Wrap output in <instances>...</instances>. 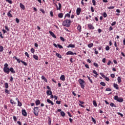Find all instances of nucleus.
I'll return each mask as SVG.
<instances>
[{
  "label": "nucleus",
  "instance_id": "obj_1",
  "mask_svg": "<svg viewBox=\"0 0 125 125\" xmlns=\"http://www.w3.org/2000/svg\"><path fill=\"white\" fill-rule=\"evenodd\" d=\"M8 64L7 63H5L4 64V67L3 68V71L4 73H5L7 75L9 74V73L11 72V74H15V70H14V69L13 67H8Z\"/></svg>",
  "mask_w": 125,
  "mask_h": 125
},
{
  "label": "nucleus",
  "instance_id": "obj_2",
  "mask_svg": "<svg viewBox=\"0 0 125 125\" xmlns=\"http://www.w3.org/2000/svg\"><path fill=\"white\" fill-rule=\"evenodd\" d=\"M71 23L72 21L70 20H66L62 22V26H64L65 27H70L71 25Z\"/></svg>",
  "mask_w": 125,
  "mask_h": 125
},
{
  "label": "nucleus",
  "instance_id": "obj_3",
  "mask_svg": "<svg viewBox=\"0 0 125 125\" xmlns=\"http://www.w3.org/2000/svg\"><path fill=\"white\" fill-rule=\"evenodd\" d=\"M78 82L81 85V87L83 89V88H84V81L83 79H80L78 80Z\"/></svg>",
  "mask_w": 125,
  "mask_h": 125
},
{
  "label": "nucleus",
  "instance_id": "obj_4",
  "mask_svg": "<svg viewBox=\"0 0 125 125\" xmlns=\"http://www.w3.org/2000/svg\"><path fill=\"white\" fill-rule=\"evenodd\" d=\"M39 112H40V110H39V107H35L33 109V113L35 116H39Z\"/></svg>",
  "mask_w": 125,
  "mask_h": 125
},
{
  "label": "nucleus",
  "instance_id": "obj_5",
  "mask_svg": "<svg viewBox=\"0 0 125 125\" xmlns=\"http://www.w3.org/2000/svg\"><path fill=\"white\" fill-rule=\"evenodd\" d=\"M114 100H116L118 102H120V103H122L124 101V99L123 98H119V96H115L114 97Z\"/></svg>",
  "mask_w": 125,
  "mask_h": 125
},
{
  "label": "nucleus",
  "instance_id": "obj_6",
  "mask_svg": "<svg viewBox=\"0 0 125 125\" xmlns=\"http://www.w3.org/2000/svg\"><path fill=\"white\" fill-rule=\"evenodd\" d=\"M66 54V55H77V53H73L72 51H68Z\"/></svg>",
  "mask_w": 125,
  "mask_h": 125
},
{
  "label": "nucleus",
  "instance_id": "obj_7",
  "mask_svg": "<svg viewBox=\"0 0 125 125\" xmlns=\"http://www.w3.org/2000/svg\"><path fill=\"white\" fill-rule=\"evenodd\" d=\"M81 12H82V9L81 8H77L76 10L77 15H80V14H81Z\"/></svg>",
  "mask_w": 125,
  "mask_h": 125
},
{
  "label": "nucleus",
  "instance_id": "obj_8",
  "mask_svg": "<svg viewBox=\"0 0 125 125\" xmlns=\"http://www.w3.org/2000/svg\"><path fill=\"white\" fill-rule=\"evenodd\" d=\"M88 27L90 30H94V26L91 24V23L88 24Z\"/></svg>",
  "mask_w": 125,
  "mask_h": 125
},
{
  "label": "nucleus",
  "instance_id": "obj_9",
  "mask_svg": "<svg viewBox=\"0 0 125 125\" xmlns=\"http://www.w3.org/2000/svg\"><path fill=\"white\" fill-rule=\"evenodd\" d=\"M49 33L50 35H51V36L53 37V38H54V39H56V36H55V34H54V33L52 32V31H49Z\"/></svg>",
  "mask_w": 125,
  "mask_h": 125
},
{
  "label": "nucleus",
  "instance_id": "obj_10",
  "mask_svg": "<svg viewBox=\"0 0 125 125\" xmlns=\"http://www.w3.org/2000/svg\"><path fill=\"white\" fill-rule=\"evenodd\" d=\"M22 114L24 117H27V112L25 109L22 110Z\"/></svg>",
  "mask_w": 125,
  "mask_h": 125
},
{
  "label": "nucleus",
  "instance_id": "obj_11",
  "mask_svg": "<svg viewBox=\"0 0 125 125\" xmlns=\"http://www.w3.org/2000/svg\"><path fill=\"white\" fill-rule=\"evenodd\" d=\"M47 103H49V104H51V105H54V103H53V102L49 100V99H47Z\"/></svg>",
  "mask_w": 125,
  "mask_h": 125
},
{
  "label": "nucleus",
  "instance_id": "obj_12",
  "mask_svg": "<svg viewBox=\"0 0 125 125\" xmlns=\"http://www.w3.org/2000/svg\"><path fill=\"white\" fill-rule=\"evenodd\" d=\"M77 30L78 31H79V32H80V33H81V32H82V26H81V25H78L77 26Z\"/></svg>",
  "mask_w": 125,
  "mask_h": 125
},
{
  "label": "nucleus",
  "instance_id": "obj_13",
  "mask_svg": "<svg viewBox=\"0 0 125 125\" xmlns=\"http://www.w3.org/2000/svg\"><path fill=\"white\" fill-rule=\"evenodd\" d=\"M20 6L21 8V9H23V10H24L25 9V6L22 3H20Z\"/></svg>",
  "mask_w": 125,
  "mask_h": 125
},
{
  "label": "nucleus",
  "instance_id": "obj_14",
  "mask_svg": "<svg viewBox=\"0 0 125 125\" xmlns=\"http://www.w3.org/2000/svg\"><path fill=\"white\" fill-rule=\"evenodd\" d=\"M113 86L115 89H119V86L118 85V84L114 83L113 84Z\"/></svg>",
  "mask_w": 125,
  "mask_h": 125
},
{
  "label": "nucleus",
  "instance_id": "obj_15",
  "mask_svg": "<svg viewBox=\"0 0 125 125\" xmlns=\"http://www.w3.org/2000/svg\"><path fill=\"white\" fill-rule=\"evenodd\" d=\"M46 94H47V95H48V96H49V95H51V94H52V92L51 91H50V90H47V91H46Z\"/></svg>",
  "mask_w": 125,
  "mask_h": 125
},
{
  "label": "nucleus",
  "instance_id": "obj_16",
  "mask_svg": "<svg viewBox=\"0 0 125 125\" xmlns=\"http://www.w3.org/2000/svg\"><path fill=\"white\" fill-rule=\"evenodd\" d=\"M67 47L68 48H70V47H71V48H74L75 47V45L72 44H69V45L67 46Z\"/></svg>",
  "mask_w": 125,
  "mask_h": 125
},
{
  "label": "nucleus",
  "instance_id": "obj_17",
  "mask_svg": "<svg viewBox=\"0 0 125 125\" xmlns=\"http://www.w3.org/2000/svg\"><path fill=\"white\" fill-rule=\"evenodd\" d=\"M36 105L37 106H38V105H40L41 104V102L40 101V100H37L35 102Z\"/></svg>",
  "mask_w": 125,
  "mask_h": 125
},
{
  "label": "nucleus",
  "instance_id": "obj_18",
  "mask_svg": "<svg viewBox=\"0 0 125 125\" xmlns=\"http://www.w3.org/2000/svg\"><path fill=\"white\" fill-rule=\"evenodd\" d=\"M61 7H62V5L61 3H59V7H58L57 10H61Z\"/></svg>",
  "mask_w": 125,
  "mask_h": 125
},
{
  "label": "nucleus",
  "instance_id": "obj_19",
  "mask_svg": "<svg viewBox=\"0 0 125 125\" xmlns=\"http://www.w3.org/2000/svg\"><path fill=\"white\" fill-rule=\"evenodd\" d=\"M60 80L63 81H65V76L64 75H62L60 77Z\"/></svg>",
  "mask_w": 125,
  "mask_h": 125
},
{
  "label": "nucleus",
  "instance_id": "obj_20",
  "mask_svg": "<svg viewBox=\"0 0 125 125\" xmlns=\"http://www.w3.org/2000/svg\"><path fill=\"white\" fill-rule=\"evenodd\" d=\"M11 11L10 10L7 13V16H8V17H12V15L11 14Z\"/></svg>",
  "mask_w": 125,
  "mask_h": 125
},
{
  "label": "nucleus",
  "instance_id": "obj_21",
  "mask_svg": "<svg viewBox=\"0 0 125 125\" xmlns=\"http://www.w3.org/2000/svg\"><path fill=\"white\" fill-rule=\"evenodd\" d=\"M93 73L95 75L94 77H95V78H97V76H98V73H97V72H96V70H93Z\"/></svg>",
  "mask_w": 125,
  "mask_h": 125
},
{
  "label": "nucleus",
  "instance_id": "obj_22",
  "mask_svg": "<svg viewBox=\"0 0 125 125\" xmlns=\"http://www.w3.org/2000/svg\"><path fill=\"white\" fill-rule=\"evenodd\" d=\"M59 18H63V13H60L58 15Z\"/></svg>",
  "mask_w": 125,
  "mask_h": 125
},
{
  "label": "nucleus",
  "instance_id": "obj_23",
  "mask_svg": "<svg viewBox=\"0 0 125 125\" xmlns=\"http://www.w3.org/2000/svg\"><path fill=\"white\" fill-rule=\"evenodd\" d=\"M13 58H15V59L17 60V62H18V63H20V62H21V61H20V59H18L17 57L15 56Z\"/></svg>",
  "mask_w": 125,
  "mask_h": 125
},
{
  "label": "nucleus",
  "instance_id": "obj_24",
  "mask_svg": "<svg viewBox=\"0 0 125 125\" xmlns=\"http://www.w3.org/2000/svg\"><path fill=\"white\" fill-rule=\"evenodd\" d=\"M117 80L119 83H122V79L121 78V77H118L117 78Z\"/></svg>",
  "mask_w": 125,
  "mask_h": 125
},
{
  "label": "nucleus",
  "instance_id": "obj_25",
  "mask_svg": "<svg viewBox=\"0 0 125 125\" xmlns=\"http://www.w3.org/2000/svg\"><path fill=\"white\" fill-rule=\"evenodd\" d=\"M66 17H68V18H70V17H71V14L68 13L65 14L64 16V18H66Z\"/></svg>",
  "mask_w": 125,
  "mask_h": 125
},
{
  "label": "nucleus",
  "instance_id": "obj_26",
  "mask_svg": "<svg viewBox=\"0 0 125 125\" xmlns=\"http://www.w3.org/2000/svg\"><path fill=\"white\" fill-rule=\"evenodd\" d=\"M93 104L95 107H97V103H96V101H93Z\"/></svg>",
  "mask_w": 125,
  "mask_h": 125
},
{
  "label": "nucleus",
  "instance_id": "obj_27",
  "mask_svg": "<svg viewBox=\"0 0 125 125\" xmlns=\"http://www.w3.org/2000/svg\"><path fill=\"white\" fill-rule=\"evenodd\" d=\"M56 55L59 58H62V56H61V55H60L59 53H56Z\"/></svg>",
  "mask_w": 125,
  "mask_h": 125
},
{
  "label": "nucleus",
  "instance_id": "obj_28",
  "mask_svg": "<svg viewBox=\"0 0 125 125\" xmlns=\"http://www.w3.org/2000/svg\"><path fill=\"white\" fill-rule=\"evenodd\" d=\"M33 58L35 59V60H39V57L36 55H33Z\"/></svg>",
  "mask_w": 125,
  "mask_h": 125
},
{
  "label": "nucleus",
  "instance_id": "obj_29",
  "mask_svg": "<svg viewBox=\"0 0 125 125\" xmlns=\"http://www.w3.org/2000/svg\"><path fill=\"white\" fill-rule=\"evenodd\" d=\"M42 79L46 83L47 82V80L46 79V78H45V77L44 76H42Z\"/></svg>",
  "mask_w": 125,
  "mask_h": 125
},
{
  "label": "nucleus",
  "instance_id": "obj_30",
  "mask_svg": "<svg viewBox=\"0 0 125 125\" xmlns=\"http://www.w3.org/2000/svg\"><path fill=\"white\" fill-rule=\"evenodd\" d=\"M48 125H51V119L49 117L48 118Z\"/></svg>",
  "mask_w": 125,
  "mask_h": 125
},
{
  "label": "nucleus",
  "instance_id": "obj_31",
  "mask_svg": "<svg viewBox=\"0 0 125 125\" xmlns=\"http://www.w3.org/2000/svg\"><path fill=\"white\" fill-rule=\"evenodd\" d=\"M21 62L22 63V64H23V65H24V66H27L28 65V64L26 62H25L22 60H21Z\"/></svg>",
  "mask_w": 125,
  "mask_h": 125
},
{
  "label": "nucleus",
  "instance_id": "obj_32",
  "mask_svg": "<svg viewBox=\"0 0 125 125\" xmlns=\"http://www.w3.org/2000/svg\"><path fill=\"white\" fill-rule=\"evenodd\" d=\"M87 78L88 79L89 81L91 83H93V82L92 81V80L90 79V77H89L88 76H87Z\"/></svg>",
  "mask_w": 125,
  "mask_h": 125
},
{
  "label": "nucleus",
  "instance_id": "obj_33",
  "mask_svg": "<svg viewBox=\"0 0 125 125\" xmlns=\"http://www.w3.org/2000/svg\"><path fill=\"white\" fill-rule=\"evenodd\" d=\"M61 115L62 117H65V112L64 111H61Z\"/></svg>",
  "mask_w": 125,
  "mask_h": 125
},
{
  "label": "nucleus",
  "instance_id": "obj_34",
  "mask_svg": "<svg viewBox=\"0 0 125 125\" xmlns=\"http://www.w3.org/2000/svg\"><path fill=\"white\" fill-rule=\"evenodd\" d=\"M93 46V44L92 43H91L88 45V47L89 48H91V47H92Z\"/></svg>",
  "mask_w": 125,
  "mask_h": 125
},
{
  "label": "nucleus",
  "instance_id": "obj_35",
  "mask_svg": "<svg viewBox=\"0 0 125 125\" xmlns=\"http://www.w3.org/2000/svg\"><path fill=\"white\" fill-rule=\"evenodd\" d=\"M10 103L11 104H16V103L15 102H14V101H13V100H10Z\"/></svg>",
  "mask_w": 125,
  "mask_h": 125
},
{
  "label": "nucleus",
  "instance_id": "obj_36",
  "mask_svg": "<svg viewBox=\"0 0 125 125\" xmlns=\"http://www.w3.org/2000/svg\"><path fill=\"white\" fill-rule=\"evenodd\" d=\"M18 106H19V107H21V106H22V103H21V102H20V101H18Z\"/></svg>",
  "mask_w": 125,
  "mask_h": 125
},
{
  "label": "nucleus",
  "instance_id": "obj_37",
  "mask_svg": "<svg viewBox=\"0 0 125 125\" xmlns=\"http://www.w3.org/2000/svg\"><path fill=\"white\" fill-rule=\"evenodd\" d=\"M4 84H5V88H8V87H9L8 83H4Z\"/></svg>",
  "mask_w": 125,
  "mask_h": 125
},
{
  "label": "nucleus",
  "instance_id": "obj_38",
  "mask_svg": "<svg viewBox=\"0 0 125 125\" xmlns=\"http://www.w3.org/2000/svg\"><path fill=\"white\" fill-rule=\"evenodd\" d=\"M3 51V46H0V52H2Z\"/></svg>",
  "mask_w": 125,
  "mask_h": 125
},
{
  "label": "nucleus",
  "instance_id": "obj_39",
  "mask_svg": "<svg viewBox=\"0 0 125 125\" xmlns=\"http://www.w3.org/2000/svg\"><path fill=\"white\" fill-rule=\"evenodd\" d=\"M110 106H111V107H115V108H116V105H115V104H114V103H111L110 104Z\"/></svg>",
  "mask_w": 125,
  "mask_h": 125
},
{
  "label": "nucleus",
  "instance_id": "obj_40",
  "mask_svg": "<svg viewBox=\"0 0 125 125\" xmlns=\"http://www.w3.org/2000/svg\"><path fill=\"white\" fill-rule=\"evenodd\" d=\"M100 84H101V85H103V86H105L106 85V83H105L104 82H101Z\"/></svg>",
  "mask_w": 125,
  "mask_h": 125
},
{
  "label": "nucleus",
  "instance_id": "obj_41",
  "mask_svg": "<svg viewBox=\"0 0 125 125\" xmlns=\"http://www.w3.org/2000/svg\"><path fill=\"white\" fill-rule=\"evenodd\" d=\"M91 119H92V121L94 123V124H96V121L95 120V119L93 117H92Z\"/></svg>",
  "mask_w": 125,
  "mask_h": 125
},
{
  "label": "nucleus",
  "instance_id": "obj_42",
  "mask_svg": "<svg viewBox=\"0 0 125 125\" xmlns=\"http://www.w3.org/2000/svg\"><path fill=\"white\" fill-rule=\"evenodd\" d=\"M105 50H106L107 51L110 50V47H109V46H106L105 47Z\"/></svg>",
  "mask_w": 125,
  "mask_h": 125
},
{
  "label": "nucleus",
  "instance_id": "obj_43",
  "mask_svg": "<svg viewBox=\"0 0 125 125\" xmlns=\"http://www.w3.org/2000/svg\"><path fill=\"white\" fill-rule=\"evenodd\" d=\"M92 2L93 5H96V1H95V0H92Z\"/></svg>",
  "mask_w": 125,
  "mask_h": 125
},
{
  "label": "nucleus",
  "instance_id": "obj_44",
  "mask_svg": "<svg viewBox=\"0 0 125 125\" xmlns=\"http://www.w3.org/2000/svg\"><path fill=\"white\" fill-rule=\"evenodd\" d=\"M100 75L101 76H102V77L104 78H105L106 76H105L104 75V74H103V73H100Z\"/></svg>",
  "mask_w": 125,
  "mask_h": 125
},
{
  "label": "nucleus",
  "instance_id": "obj_45",
  "mask_svg": "<svg viewBox=\"0 0 125 125\" xmlns=\"http://www.w3.org/2000/svg\"><path fill=\"white\" fill-rule=\"evenodd\" d=\"M93 65H94V66H95V67H96L97 68H98V64H97V63H96V62H94V63H93Z\"/></svg>",
  "mask_w": 125,
  "mask_h": 125
},
{
  "label": "nucleus",
  "instance_id": "obj_46",
  "mask_svg": "<svg viewBox=\"0 0 125 125\" xmlns=\"http://www.w3.org/2000/svg\"><path fill=\"white\" fill-rule=\"evenodd\" d=\"M108 9H114L115 8L114 6H110L107 7Z\"/></svg>",
  "mask_w": 125,
  "mask_h": 125
},
{
  "label": "nucleus",
  "instance_id": "obj_47",
  "mask_svg": "<svg viewBox=\"0 0 125 125\" xmlns=\"http://www.w3.org/2000/svg\"><path fill=\"white\" fill-rule=\"evenodd\" d=\"M25 56H27V57H28V58H30V57L29 56V54L28 53V52H26L25 53Z\"/></svg>",
  "mask_w": 125,
  "mask_h": 125
},
{
  "label": "nucleus",
  "instance_id": "obj_48",
  "mask_svg": "<svg viewBox=\"0 0 125 125\" xmlns=\"http://www.w3.org/2000/svg\"><path fill=\"white\" fill-rule=\"evenodd\" d=\"M103 16L104 18H106V17H107V14L106 13V12L104 13Z\"/></svg>",
  "mask_w": 125,
  "mask_h": 125
},
{
  "label": "nucleus",
  "instance_id": "obj_49",
  "mask_svg": "<svg viewBox=\"0 0 125 125\" xmlns=\"http://www.w3.org/2000/svg\"><path fill=\"white\" fill-rule=\"evenodd\" d=\"M50 15L51 17H53V12H52V11H51L50 12Z\"/></svg>",
  "mask_w": 125,
  "mask_h": 125
},
{
  "label": "nucleus",
  "instance_id": "obj_50",
  "mask_svg": "<svg viewBox=\"0 0 125 125\" xmlns=\"http://www.w3.org/2000/svg\"><path fill=\"white\" fill-rule=\"evenodd\" d=\"M56 103L57 104H58L59 105H60V104H61V101H57L56 102Z\"/></svg>",
  "mask_w": 125,
  "mask_h": 125
},
{
  "label": "nucleus",
  "instance_id": "obj_51",
  "mask_svg": "<svg viewBox=\"0 0 125 125\" xmlns=\"http://www.w3.org/2000/svg\"><path fill=\"white\" fill-rule=\"evenodd\" d=\"M60 39L62 41V42H65V39L62 37H61Z\"/></svg>",
  "mask_w": 125,
  "mask_h": 125
},
{
  "label": "nucleus",
  "instance_id": "obj_52",
  "mask_svg": "<svg viewBox=\"0 0 125 125\" xmlns=\"http://www.w3.org/2000/svg\"><path fill=\"white\" fill-rule=\"evenodd\" d=\"M104 79H105V81H107V82H109V81H110V79L107 77L105 76Z\"/></svg>",
  "mask_w": 125,
  "mask_h": 125
},
{
  "label": "nucleus",
  "instance_id": "obj_53",
  "mask_svg": "<svg viewBox=\"0 0 125 125\" xmlns=\"http://www.w3.org/2000/svg\"><path fill=\"white\" fill-rule=\"evenodd\" d=\"M111 90L112 89H111L110 88H107L105 89V91H111Z\"/></svg>",
  "mask_w": 125,
  "mask_h": 125
},
{
  "label": "nucleus",
  "instance_id": "obj_54",
  "mask_svg": "<svg viewBox=\"0 0 125 125\" xmlns=\"http://www.w3.org/2000/svg\"><path fill=\"white\" fill-rule=\"evenodd\" d=\"M13 120L15 122H17V118L16 117V116H13Z\"/></svg>",
  "mask_w": 125,
  "mask_h": 125
},
{
  "label": "nucleus",
  "instance_id": "obj_55",
  "mask_svg": "<svg viewBox=\"0 0 125 125\" xmlns=\"http://www.w3.org/2000/svg\"><path fill=\"white\" fill-rule=\"evenodd\" d=\"M117 115H120V116H121V117H124V115L123 114L121 113L120 112H118Z\"/></svg>",
  "mask_w": 125,
  "mask_h": 125
},
{
  "label": "nucleus",
  "instance_id": "obj_56",
  "mask_svg": "<svg viewBox=\"0 0 125 125\" xmlns=\"http://www.w3.org/2000/svg\"><path fill=\"white\" fill-rule=\"evenodd\" d=\"M31 52H32V53H34V52H35V49L34 48H31Z\"/></svg>",
  "mask_w": 125,
  "mask_h": 125
},
{
  "label": "nucleus",
  "instance_id": "obj_57",
  "mask_svg": "<svg viewBox=\"0 0 125 125\" xmlns=\"http://www.w3.org/2000/svg\"><path fill=\"white\" fill-rule=\"evenodd\" d=\"M5 28L8 32H9V28H8V27L7 26H5Z\"/></svg>",
  "mask_w": 125,
  "mask_h": 125
},
{
  "label": "nucleus",
  "instance_id": "obj_58",
  "mask_svg": "<svg viewBox=\"0 0 125 125\" xmlns=\"http://www.w3.org/2000/svg\"><path fill=\"white\" fill-rule=\"evenodd\" d=\"M58 46L59 48H63V46L59 44H58Z\"/></svg>",
  "mask_w": 125,
  "mask_h": 125
},
{
  "label": "nucleus",
  "instance_id": "obj_59",
  "mask_svg": "<svg viewBox=\"0 0 125 125\" xmlns=\"http://www.w3.org/2000/svg\"><path fill=\"white\" fill-rule=\"evenodd\" d=\"M40 11H41V12H42V13H43V14L45 13V12L44 10L43 9H40Z\"/></svg>",
  "mask_w": 125,
  "mask_h": 125
},
{
  "label": "nucleus",
  "instance_id": "obj_60",
  "mask_svg": "<svg viewBox=\"0 0 125 125\" xmlns=\"http://www.w3.org/2000/svg\"><path fill=\"white\" fill-rule=\"evenodd\" d=\"M16 22H17V23L18 24V23H19L20 22V21L18 19V18H16Z\"/></svg>",
  "mask_w": 125,
  "mask_h": 125
},
{
  "label": "nucleus",
  "instance_id": "obj_61",
  "mask_svg": "<svg viewBox=\"0 0 125 125\" xmlns=\"http://www.w3.org/2000/svg\"><path fill=\"white\" fill-rule=\"evenodd\" d=\"M102 62H103V63H105L106 62V59L104 58L102 60Z\"/></svg>",
  "mask_w": 125,
  "mask_h": 125
},
{
  "label": "nucleus",
  "instance_id": "obj_62",
  "mask_svg": "<svg viewBox=\"0 0 125 125\" xmlns=\"http://www.w3.org/2000/svg\"><path fill=\"white\" fill-rule=\"evenodd\" d=\"M116 25V21H114L111 23V26H115Z\"/></svg>",
  "mask_w": 125,
  "mask_h": 125
},
{
  "label": "nucleus",
  "instance_id": "obj_63",
  "mask_svg": "<svg viewBox=\"0 0 125 125\" xmlns=\"http://www.w3.org/2000/svg\"><path fill=\"white\" fill-rule=\"evenodd\" d=\"M17 124H18L19 125H22V123L20 121H18Z\"/></svg>",
  "mask_w": 125,
  "mask_h": 125
},
{
  "label": "nucleus",
  "instance_id": "obj_64",
  "mask_svg": "<svg viewBox=\"0 0 125 125\" xmlns=\"http://www.w3.org/2000/svg\"><path fill=\"white\" fill-rule=\"evenodd\" d=\"M110 77H111V78H115V74H111L110 75Z\"/></svg>",
  "mask_w": 125,
  "mask_h": 125
}]
</instances>
